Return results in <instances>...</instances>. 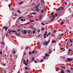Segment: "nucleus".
<instances>
[{
    "label": "nucleus",
    "instance_id": "c9c22d12",
    "mask_svg": "<svg viewBox=\"0 0 73 73\" xmlns=\"http://www.w3.org/2000/svg\"><path fill=\"white\" fill-rule=\"evenodd\" d=\"M55 15L56 17H57V16H58V15H57V14H55Z\"/></svg>",
    "mask_w": 73,
    "mask_h": 73
},
{
    "label": "nucleus",
    "instance_id": "7c9ffc66",
    "mask_svg": "<svg viewBox=\"0 0 73 73\" xmlns=\"http://www.w3.org/2000/svg\"><path fill=\"white\" fill-rule=\"evenodd\" d=\"M44 10H42L41 11V13H43V12H44Z\"/></svg>",
    "mask_w": 73,
    "mask_h": 73
},
{
    "label": "nucleus",
    "instance_id": "7ed1b4c3",
    "mask_svg": "<svg viewBox=\"0 0 73 73\" xmlns=\"http://www.w3.org/2000/svg\"><path fill=\"white\" fill-rule=\"evenodd\" d=\"M54 19H55V15H54L53 16V18L51 19L50 23H51V22H52V20H54Z\"/></svg>",
    "mask_w": 73,
    "mask_h": 73
},
{
    "label": "nucleus",
    "instance_id": "774afa93",
    "mask_svg": "<svg viewBox=\"0 0 73 73\" xmlns=\"http://www.w3.org/2000/svg\"><path fill=\"white\" fill-rule=\"evenodd\" d=\"M25 73H28V72H25Z\"/></svg>",
    "mask_w": 73,
    "mask_h": 73
},
{
    "label": "nucleus",
    "instance_id": "338daca9",
    "mask_svg": "<svg viewBox=\"0 0 73 73\" xmlns=\"http://www.w3.org/2000/svg\"><path fill=\"white\" fill-rule=\"evenodd\" d=\"M20 73V71H19L17 73Z\"/></svg>",
    "mask_w": 73,
    "mask_h": 73
},
{
    "label": "nucleus",
    "instance_id": "6e6552de",
    "mask_svg": "<svg viewBox=\"0 0 73 73\" xmlns=\"http://www.w3.org/2000/svg\"><path fill=\"white\" fill-rule=\"evenodd\" d=\"M52 34V33H49L47 34V35H46L47 37H48L49 36V35H51Z\"/></svg>",
    "mask_w": 73,
    "mask_h": 73
},
{
    "label": "nucleus",
    "instance_id": "ddd939ff",
    "mask_svg": "<svg viewBox=\"0 0 73 73\" xmlns=\"http://www.w3.org/2000/svg\"><path fill=\"white\" fill-rule=\"evenodd\" d=\"M54 15V12H52L50 14L51 16H52V15Z\"/></svg>",
    "mask_w": 73,
    "mask_h": 73
},
{
    "label": "nucleus",
    "instance_id": "49530a36",
    "mask_svg": "<svg viewBox=\"0 0 73 73\" xmlns=\"http://www.w3.org/2000/svg\"><path fill=\"white\" fill-rule=\"evenodd\" d=\"M72 50L71 49H70L68 50V52H70V51H72Z\"/></svg>",
    "mask_w": 73,
    "mask_h": 73
},
{
    "label": "nucleus",
    "instance_id": "680f3d73",
    "mask_svg": "<svg viewBox=\"0 0 73 73\" xmlns=\"http://www.w3.org/2000/svg\"><path fill=\"white\" fill-rule=\"evenodd\" d=\"M40 32V30H38V32Z\"/></svg>",
    "mask_w": 73,
    "mask_h": 73
},
{
    "label": "nucleus",
    "instance_id": "a878e982",
    "mask_svg": "<svg viewBox=\"0 0 73 73\" xmlns=\"http://www.w3.org/2000/svg\"><path fill=\"white\" fill-rule=\"evenodd\" d=\"M61 73H65V72L64 71L62 70L61 71Z\"/></svg>",
    "mask_w": 73,
    "mask_h": 73
},
{
    "label": "nucleus",
    "instance_id": "4c0bfd02",
    "mask_svg": "<svg viewBox=\"0 0 73 73\" xmlns=\"http://www.w3.org/2000/svg\"><path fill=\"white\" fill-rule=\"evenodd\" d=\"M32 27H33V25H31V26L29 27V28H32Z\"/></svg>",
    "mask_w": 73,
    "mask_h": 73
},
{
    "label": "nucleus",
    "instance_id": "69168bd1",
    "mask_svg": "<svg viewBox=\"0 0 73 73\" xmlns=\"http://www.w3.org/2000/svg\"><path fill=\"white\" fill-rule=\"evenodd\" d=\"M21 21H23V19H21Z\"/></svg>",
    "mask_w": 73,
    "mask_h": 73
},
{
    "label": "nucleus",
    "instance_id": "f704fd0d",
    "mask_svg": "<svg viewBox=\"0 0 73 73\" xmlns=\"http://www.w3.org/2000/svg\"><path fill=\"white\" fill-rule=\"evenodd\" d=\"M30 22H33V21H34L33 20H30Z\"/></svg>",
    "mask_w": 73,
    "mask_h": 73
},
{
    "label": "nucleus",
    "instance_id": "58836bf2",
    "mask_svg": "<svg viewBox=\"0 0 73 73\" xmlns=\"http://www.w3.org/2000/svg\"><path fill=\"white\" fill-rule=\"evenodd\" d=\"M35 51H33L32 52V54H33V53H35Z\"/></svg>",
    "mask_w": 73,
    "mask_h": 73
},
{
    "label": "nucleus",
    "instance_id": "13d9d810",
    "mask_svg": "<svg viewBox=\"0 0 73 73\" xmlns=\"http://www.w3.org/2000/svg\"><path fill=\"white\" fill-rule=\"evenodd\" d=\"M11 9H12L13 11H14V9L13 8H12Z\"/></svg>",
    "mask_w": 73,
    "mask_h": 73
},
{
    "label": "nucleus",
    "instance_id": "a18cd8bd",
    "mask_svg": "<svg viewBox=\"0 0 73 73\" xmlns=\"http://www.w3.org/2000/svg\"><path fill=\"white\" fill-rule=\"evenodd\" d=\"M64 4H65V5H67V3H66V2H64Z\"/></svg>",
    "mask_w": 73,
    "mask_h": 73
},
{
    "label": "nucleus",
    "instance_id": "0eeeda50",
    "mask_svg": "<svg viewBox=\"0 0 73 73\" xmlns=\"http://www.w3.org/2000/svg\"><path fill=\"white\" fill-rule=\"evenodd\" d=\"M48 33V32L46 31L45 32L44 34V36H46L47 35V33Z\"/></svg>",
    "mask_w": 73,
    "mask_h": 73
},
{
    "label": "nucleus",
    "instance_id": "09e8293b",
    "mask_svg": "<svg viewBox=\"0 0 73 73\" xmlns=\"http://www.w3.org/2000/svg\"><path fill=\"white\" fill-rule=\"evenodd\" d=\"M14 16H17V15L16 14H14Z\"/></svg>",
    "mask_w": 73,
    "mask_h": 73
},
{
    "label": "nucleus",
    "instance_id": "f03ea898",
    "mask_svg": "<svg viewBox=\"0 0 73 73\" xmlns=\"http://www.w3.org/2000/svg\"><path fill=\"white\" fill-rule=\"evenodd\" d=\"M62 9H64V7H60V9H58V11H61V10H62Z\"/></svg>",
    "mask_w": 73,
    "mask_h": 73
},
{
    "label": "nucleus",
    "instance_id": "79ce46f5",
    "mask_svg": "<svg viewBox=\"0 0 73 73\" xmlns=\"http://www.w3.org/2000/svg\"><path fill=\"white\" fill-rule=\"evenodd\" d=\"M15 53H16V52L15 51H13V54H15Z\"/></svg>",
    "mask_w": 73,
    "mask_h": 73
},
{
    "label": "nucleus",
    "instance_id": "4d7b16f0",
    "mask_svg": "<svg viewBox=\"0 0 73 73\" xmlns=\"http://www.w3.org/2000/svg\"><path fill=\"white\" fill-rule=\"evenodd\" d=\"M8 36V34L7 33H6V36L7 37Z\"/></svg>",
    "mask_w": 73,
    "mask_h": 73
},
{
    "label": "nucleus",
    "instance_id": "5701e85b",
    "mask_svg": "<svg viewBox=\"0 0 73 73\" xmlns=\"http://www.w3.org/2000/svg\"><path fill=\"white\" fill-rule=\"evenodd\" d=\"M41 2H42V3H43L44 4V0H41Z\"/></svg>",
    "mask_w": 73,
    "mask_h": 73
},
{
    "label": "nucleus",
    "instance_id": "412c9836",
    "mask_svg": "<svg viewBox=\"0 0 73 73\" xmlns=\"http://www.w3.org/2000/svg\"><path fill=\"white\" fill-rule=\"evenodd\" d=\"M63 35H64V34H60V35H58V36H63Z\"/></svg>",
    "mask_w": 73,
    "mask_h": 73
},
{
    "label": "nucleus",
    "instance_id": "20e7f679",
    "mask_svg": "<svg viewBox=\"0 0 73 73\" xmlns=\"http://www.w3.org/2000/svg\"><path fill=\"white\" fill-rule=\"evenodd\" d=\"M67 60L68 61H72V60H73L72 58H68Z\"/></svg>",
    "mask_w": 73,
    "mask_h": 73
},
{
    "label": "nucleus",
    "instance_id": "9b49d317",
    "mask_svg": "<svg viewBox=\"0 0 73 73\" xmlns=\"http://www.w3.org/2000/svg\"><path fill=\"white\" fill-rule=\"evenodd\" d=\"M64 24V22L63 21L62 22L60 23L61 25H62V24Z\"/></svg>",
    "mask_w": 73,
    "mask_h": 73
},
{
    "label": "nucleus",
    "instance_id": "c756f323",
    "mask_svg": "<svg viewBox=\"0 0 73 73\" xmlns=\"http://www.w3.org/2000/svg\"><path fill=\"white\" fill-rule=\"evenodd\" d=\"M41 24L42 25H45V24L43 23H41Z\"/></svg>",
    "mask_w": 73,
    "mask_h": 73
},
{
    "label": "nucleus",
    "instance_id": "f257e3e1",
    "mask_svg": "<svg viewBox=\"0 0 73 73\" xmlns=\"http://www.w3.org/2000/svg\"><path fill=\"white\" fill-rule=\"evenodd\" d=\"M50 42V39H48V41H46L43 43V45H48V44H49V42Z\"/></svg>",
    "mask_w": 73,
    "mask_h": 73
},
{
    "label": "nucleus",
    "instance_id": "2f4dec72",
    "mask_svg": "<svg viewBox=\"0 0 73 73\" xmlns=\"http://www.w3.org/2000/svg\"><path fill=\"white\" fill-rule=\"evenodd\" d=\"M25 69H26V70H28V68H27V67H25Z\"/></svg>",
    "mask_w": 73,
    "mask_h": 73
},
{
    "label": "nucleus",
    "instance_id": "b1692460",
    "mask_svg": "<svg viewBox=\"0 0 73 73\" xmlns=\"http://www.w3.org/2000/svg\"><path fill=\"white\" fill-rule=\"evenodd\" d=\"M61 68H62V69H65V67H64L63 66H61Z\"/></svg>",
    "mask_w": 73,
    "mask_h": 73
},
{
    "label": "nucleus",
    "instance_id": "393cba45",
    "mask_svg": "<svg viewBox=\"0 0 73 73\" xmlns=\"http://www.w3.org/2000/svg\"><path fill=\"white\" fill-rule=\"evenodd\" d=\"M1 44L2 45H5V43H3V42H1Z\"/></svg>",
    "mask_w": 73,
    "mask_h": 73
},
{
    "label": "nucleus",
    "instance_id": "1a4fd4ad",
    "mask_svg": "<svg viewBox=\"0 0 73 73\" xmlns=\"http://www.w3.org/2000/svg\"><path fill=\"white\" fill-rule=\"evenodd\" d=\"M36 11L37 12H39L40 11V9L38 8H36Z\"/></svg>",
    "mask_w": 73,
    "mask_h": 73
},
{
    "label": "nucleus",
    "instance_id": "ea45409f",
    "mask_svg": "<svg viewBox=\"0 0 73 73\" xmlns=\"http://www.w3.org/2000/svg\"><path fill=\"white\" fill-rule=\"evenodd\" d=\"M24 64H25L26 66L27 65V64L26 63H25Z\"/></svg>",
    "mask_w": 73,
    "mask_h": 73
},
{
    "label": "nucleus",
    "instance_id": "bf43d9fd",
    "mask_svg": "<svg viewBox=\"0 0 73 73\" xmlns=\"http://www.w3.org/2000/svg\"><path fill=\"white\" fill-rule=\"evenodd\" d=\"M34 62H35V63H37V62L35 60L34 61Z\"/></svg>",
    "mask_w": 73,
    "mask_h": 73
},
{
    "label": "nucleus",
    "instance_id": "c03bdc74",
    "mask_svg": "<svg viewBox=\"0 0 73 73\" xmlns=\"http://www.w3.org/2000/svg\"><path fill=\"white\" fill-rule=\"evenodd\" d=\"M8 6H9V8H10V7H11V5L9 4L8 5Z\"/></svg>",
    "mask_w": 73,
    "mask_h": 73
},
{
    "label": "nucleus",
    "instance_id": "37998d69",
    "mask_svg": "<svg viewBox=\"0 0 73 73\" xmlns=\"http://www.w3.org/2000/svg\"><path fill=\"white\" fill-rule=\"evenodd\" d=\"M27 62H28L29 61V60L28 59H27L26 60Z\"/></svg>",
    "mask_w": 73,
    "mask_h": 73
},
{
    "label": "nucleus",
    "instance_id": "f3484780",
    "mask_svg": "<svg viewBox=\"0 0 73 73\" xmlns=\"http://www.w3.org/2000/svg\"><path fill=\"white\" fill-rule=\"evenodd\" d=\"M49 54H48L47 53H46L45 54V56H49Z\"/></svg>",
    "mask_w": 73,
    "mask_h": 73
},
{
    "label": "nucleus",
    "instance_id": "0e129e2a",
    "mask_svg": "<svg viewBox=\"0 0 73 73\" xmlns=\"http://www.w3.org/2000/svg\"><path fill=\"white\" fill-rule=\"evenodd\" d=\"M52 18V16H50V18Z\"/></svg>",
    "mask_w": 73,
    "mask_h": 73
},
{
    "label": "nucleus",
    "instance_id": "a211bd4d",
    "mask_svg": "<svg viewBox=\"0 0 73 73\" xmlns=\"http://www.w3.org/2000/svg\"><path fill=\"white\" fill-rule=\"evenodd\" d=\"M31 54H32V52H31L30 51H29V55H31Z\"/></svg>",
    "mask_w": 73,
    "mask_h": 73
},
{
    "label": "nucleus",
    "instance_id": "6e6d98bb",
    "mask_svg": "<svg viewBox=\"0 0 73 73\" xmlns=\"http://www.w3.org/2000/svg\"><path fill=\"white\" fill-rule=\"evenodd\" d=\"M17 31H20V29H18L17 30Z\"/></svg>",
    "mask_w": 73,
    "mask_h": 73
},
{
    "label": "nucleus",
    "instance_id": "6ab92c4d",
    "mask_svg": "<svg viewBox=\"0 0 73 73\" xmlns=\"http://www.w3.org/2000/svg\"><path fill=\"white\" fill-rule=\"evenodd\" d=\"M52 43H55V42H56V40H54V41L52 40Z\"/></svg>",
    "mask_w": 73,
    "mask_h": 73
},
{
    "label": "nucleus",
    "instance_id": "5fc2aeb1",
    "mask_svg": "<svg viewBox=\"0 0 73 73\" xmlns=\"http://www.w3.org/2000/svg\"><path fill=\"white\" fill-rule=\"evenodd\" d=\"M21 26H23V24H21L20 25Z\"/></svg>",
    "mask_w": 73,
    "mask_h": 73
},
{
    "label": "nucleus",
    "instance_id": "473e14b6",
    "mask_svg": "<svg viewBox=\"0 0 73 73\" xmlns=\"http://www.w3.org/2000/svg\"><path fill=\"white\" fill-rule=\"evenodd\" d=\"M70 41L71 42V43H72V39H70Z\"/></svg>",
    "mask_w": 73,
    "mask_h": 73
},
{
    "label": "nucleus",
    "instance_id": "de8ad7c7",
    "mask_svg": "<svg viewBox=\"0 0 73 73\" xmlns=\"http://www.w3.org/2000/svg\"><path fill=\"white\" fill-rule=\"evenodd\" d=\"M11 32H12V31H11V30H10V31L9 32V34L10 33H11Z\"/></svg>",
    "mask_w": 73,
    "mask_h": 73
},
{
    "label": "nucleus",
    "instance_id": "72a5a7b5",
    "mask_svg": "<svg viewBox=\"0 0 73 73\" xmlns=\"http://www.w3.org/2000/svg\"><path fill=\"white\" fill-rule=\"evenodd\" d=\"M43 30H44V27L42 28L41 29V31H43Z\"/></svg>",
    "mask_w": 73,
    "mask_h": 73
},
{
    "label": "nucleus",
    "instance_id": "864d4df0",
    "mask_svg": "<svg viewBox=\"0 0 73 73\" xmlns=\"http://www.w3.org/2000/svg\"><path fill=\"white\" fill-rule=\"evenodd\" d=\"M0 54H2V51H1V52L0 53Z\"/></svg>",
    "mask_w": 73,
    "mask_h": 73
},
{
    "label": "nucleus",
    "instance_id": "aec40b11",
    "mask_svg": "<svg viewBox=\"0 0 73 73\" xmlns=\"http://www.w3.org/2000/svg\"><path fill=\"white\" fill-rule=\"evenodd\" d=\"M31 14L32 15H36V13H32Z\"/></svg>",
    "mask_w": 73,
    "mask_h": 73
},
{
    "label": "nucleus",
    "instance_id": "9d476101",
    "mask_svg": "<svg viewBox=\"0 0 73 73\" xmlns=\"http://www.w3.org/2000/svg\"><path fill=\"white\" fill-rule=\"evenodd\" d=\"M23 33L24 34H27V31H23Z\"/></svg>",
    "mask_w": 73,
    "mask_h": 73
},
{
    "label": "nucleus",
    "instance_id": "39448f33",
    "mask_svg": "<svg viewBox=\"0 0 73 73\" xmlns=\"http://www.w3.org/2000/svg\"><path fill=\"white\" fill-rule=\"evenodd\" d=\"M3 28L4 29H5L6 31H7V29H8V28L6 27L5 26H4L3 27Z\"/></svg>",
    "mask_w": 73,
    "mask_h": 73
},
{
    "label": "nucleus",
    "instance_id": "cd10ccee",
    "mask_svg": "<svg viewBox=\"0 0 73 73\" xmlns=\"http://www.w3.org/2000/svg\"><path fill=\"white\" fill-rule=\"evenodd\" d=\"M25 62H26V61H25V60H24L23 61V64H25V63H26Z\"/></svg>",
    "mask_w": 73,
    "mask_h": 73
},
{
    "label": "nucleus",
    "instance_id": "e2e57ef3",
    "mask_svg": "<svg viewBox=\"0 0 73 73\" xmlns=\"http://www.w3.org/2000/svg\"><path fill=\"white\" fill-rule=\"evenodd\" d=\"M28 46H27V48H26L25 49H28Z\"/></svg>",
    "mask_w": 73,
    "mask_h": 73
},
{
    "label": "nucleus",
    "instance_id": "603ef678",
    "mask_svg": "<svg viewBox=\"0 0 73 73\" xmlns=\"http://www.w3.org/2000/svg\"><path fill=\"white\" fill-rule=\"evenodd\" d=\"M45 58H46V57L45 56H44L43 57V59H45Z\"/></svg>",
    "mask_w": 73,
    "mask_h": 73
},
{
    "label": "nucleus",
    "instance_id": "052dcab7",
    "mask_svg": "<svg viewBox=\"0 0 73 73\" xmlns=\"http://www.w3.org/2000/svg\"><path fill=\"white\" fill-rule=\"evenodd\" d=\"M30 22H28V23H25V24H29V23Z\"/></svg>",
    "mask_w": 73,
    "mask_h": 73
},
{
    "label": "nucleus",
    "instance_id": "e433bc0d",
    "mask_svg": "<svg viewBox=\"0 0 73 73\" xmlns=\"http://www.w3.org/2000/svg\"><path fill=\"white\" fill-rule=\"evenodd\" d=\"M44 38H46V35H44Z\"/></svg>",
    "mask_w": 73,
    "mask_h": 73
},
{
    "label": "nucleus",
    "instance_id": "f8f14e48",
    "mask_svg": "<svg viewBox=\"0 0 73 73\" xmlns=\"http://www.w3.org/2000/svg\"><path fill=\"white\" fill-rule=\"evenodd\" d=\"M31 33V31L30 30H29L28 31V33H29V34H30Z\"/></svg>",
    "mask_w": 73,
    "mask_h": 73
},
{
    "label": "nucleus",
    "instance_id": "4468645a",
    "mask_svg": "<svg viewBox=\"0 0 73 73\" xmlns=\"http://www.w3.org/2000/svg\"><path fill=\"white\" fill-rule=\"evenodd\" d=\"M17 12H18V13H21V12H20V10H18V11H17Z\"/></svg>",
    "mask_w": 73,
    "mask_h": 73
},
{
    "label": "nucleus",
    "instance_id": "bb28decb",
    "mask_svg": "<svg viewBox=\"0 0 73 73\" xmlns=\"http://www.w3.org/2000/svg\"><path fill=\"white\" fill-rule=\"evenodd\" d=\"M67 71L68 72V73H70V71L69 70H67Z\"/></svg>",
    "mask_w": 73,
    "mask_h": 73
},
{
    "label": "nucleus",
    "instance_id": "dca6fc26",
    "mask_svg": "<svg viewBox=\"0 0 73 73\" xmlns=\"http://www.w3.org/2000/svg\"><path fill=\"white\" fill-rule=\"evenodd\" d=\"M23 2H21L19 3V5H21V4H23Z\"/></svg>",
    "mask_w": 73,
    "mask_h": 73
},
{
    "label": "nucleus",
    "instance_id": "8fccbe9b",
    "mask_svg": "<svg viewBox=\"0 0 73 73\" xmlns=\"http://www.w3.org/2000/svg\"><path fill=\"white\" fill-rule=\"evenodd\" d=\"M63 49H64V48H61V50H63Z\"/></svg>",
    "mask_w": 73,
    "mask_h": 73
},
{
    "label": "nucleus",
    "instance_id": "3c124183",
    "mask_svg": "<svg viewBox=\"0 0 73 73\" xmlns=\"http://www.w3.org/2000/svg\"><path fill=\"white\" fill-rule=\"evenodd\" d=\"M33 33H35V31H33Z\"/></svg>",
    "mask_w": 73,
    "mask_h": 73
},
{
    "label": "nucleus",
    "instance_id": "2eb2a0df",
    "mask_svg": "<svg viewBox=\"0 0 73 73\" xmlns=\"http://www.w3.org/2000/svg\"><path fill=\"white\" fill-rule=\"evenodd\" d=\"M34 59H35V58H34V57H33L32 60L31 61V62H32V61H34Z\"/></svg>",
    "mask_w": 73,
    "mask_h": 73
},
{
    "label": "nucleus",
    "instance_id": "c85d7f7f",
    "mask_svg": "<svg viewBox=\"0 0 73 73\" xmlns=\"http://www.w3.org/2000/svg\"><path fill=\"white\" fill-rule=\"evenodd\" d=\"M52 52V51L51 50H50L49 52H48V54H50V53Z\"/></svg>",
    "mask_w": 73,
    "mask_h": 73
},
{
    "label": "nucleus",
    "instance_id": "4be33fe9",
    "mask_svg": "<svg viewBox=\"0 0 73 73\" xmlns=\"http://www.w3.org/2000/svg\"><path fill=\"white\" fill-rule=\"evenodd\" d=\"M53 33L54 34H55L56 33V30H54Z\"/></svg>",
    "mask_w": 73,
    "mask_h": 73
},
{
    "label": "nucleus",
    "instance_id": "a19ab883",
    "mask_svg": "<svg viewBox=\"0 0 73 73\" xmlns=\"http://www.w3.org/2000/svg\"><path fill=\"white\" fill-rule=\"evenodd\" d=\"M44 61V60H42L40 61L41 62H43Z\"/></svg>",
    "mask_w": 73,
    "mask_h": 73
},
{
    "label": "nucleus",
    "instance_id": "423d86ee",
    "mask_svg": "<svg viewBox=\"0 0 73 73\" xmlns=\"http://www.w3.org/2000/svg\"><path fill=\"white\" fill-rule=\"evenodd\" d=\"M58 15H59V16H62V14H61V12H60L59 13H58Z\"/></svg>",
    "mask_w": 73,
    "mask_h": 73
}]
</instances>
